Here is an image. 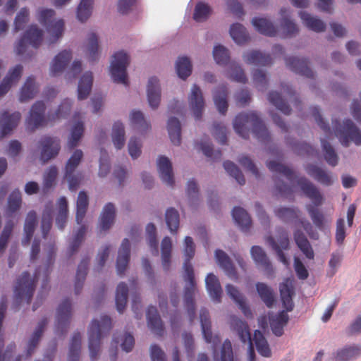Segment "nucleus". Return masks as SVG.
I'll use <instances>...</instances> for the list:
<instances>
[{
  "label": "nucleus",
  "mask_w": 361,
  "mask_h": 361,
  "mask_svg": "<svg viewBox=\"0 0 361 361\" xmlns=\"http://www.w3.org/2000/svg\"><path fill=\"white\" fill-rule=\"evenodd\" d=\"M321 142L326 163L331 166H336L338 162V157L334 147L325 140H322Z\"/></svg>",
  "instance_id": "obj_62"
},
{
  "label": "nucleus",
  "mask_w": 361,
  "mask_h": 361,
  "mask_svg": "<svg viewBox=\"0 0 361 361\" xmlns=\"http://www.w3.org/2000/svg\"><path fill=\"white\" fill-rule=\"evenodd\" d=\"M294 240L301 252L309 259H313L314 253L313 249L305 234L300 230H297L294 233Z\"/></svg>",
  "instance_id": "obj_39"
},
{
  "label": "nucleus",
  "mask_w": 361,
  "mask_h": 361,
  "mask_svg": "<svg viewBox=\"0 0 361 361\" xmlns=\"http://www.w3.org/2000/svg\"><path fill=\"white\" fill-rule=\"evenodd\" d=\"M176 72L179 78L185 80L192 73V64L188 57H179L176 64Z\"/></svg>",
  "instance_id": "obj_60"
},
{
  "label": "nucleus",
  "mask_w": 361,
  "mask_h": 361,
  "mask_svg": "<svg viewBox=\"0 0 361 361\" xmlns=\"http://www.w3.org/2000/svg\"><path fill=\"white\" fill-rule=\"evenodd\" d=\"M72 59L71 51L63 50L59 52L54 59L50 68V73L52 76H56L61 73Z\"/></svg>",
  "instance_id": "obj_25"
},
{
  "label": "nucleus",
  "mask_w": 361,
  "mask_h": 361,
  "mask_svg": "<svg viewBox=\"0 0 361 361\" xmlns=\"http://www.w3.org/2000/svg\"><path fill=\"white\" fill-rule=\"evenodd\" d=\"M230 324L231 328L237 332L241 341L244 343L246 342L249 343L248 359L249 361H255V353L248 325L245 321H243L235 316L231 317Z\"/></svg>",
  "instance_id": "obj_11"
},
{
  "label": "nucleus",
  "mask_w": 361,
  "mask_h": 361,
  "mask_svg": "<svg viewBox=\"0 0 361 361\" xmlns=\"http://www.w3.org/2000/svg\"><path fill=\"white\" fill-rule=\"evenodd\" d=\"M360 353L361 348L360 346H348L338 350L335 358L337 361H348L351 359L357 357L360 355Z\"/></svg>",
  "instance_id": "obj_55"
},
{
  "label": "nucleus",
  "mask_w": 361,
  "mask_h": 361,
  "mask_svg": "<svg viewBox=\"0 0 361 361\" xmlns=\"http://www.w3.org/2000/svg\"><path fill=\"white\" fill-rule=\"evenodd\" d=\"M172 244L171 238L164 237L161 241V259L162 266L166 271H168L171 264Z\"/></svg>",
  "instance_id": "obj_56"
},
{
  "label": "nucleus",
  "mask_w": 361,
  "mask_h": 361,
  "mask_svg": "<svg viewBox=\"0 0 361 361\" xmlns=\"http://www.w3.org/2000/svg\"><path fill=\"white\" fill-rule=\"evenodd\" d=\"M290 11L287 8H281L280 10V27L286 36L291 37L297 34L299 29L297 25L290 19Z\"/></svg>",
  "instance_id": "obj_26"
},
{
  "label": "nucleus",
  "mask_w": 361,
  "mask_h": 361,
  "mask_svg": "<svg viewBox=\"0 0 361 361\" xmlns=\"http://www.w3.org/2000/svg\"><path fill=\"white\" fill-rule=\"evenodd\" d=\"M279 290L283 307L287 311H291L294 306L292 298L294 295V289L291 281L286 279L281 283Z\"/></svg>",
  "instance_id": "obj_30"
},
{
  "label": "nucleus",
  "mask_w": 361,
  "mask_h": 361,
  "mask_svg": "<svg viewBox=\"0 0 361 361\" xmlns=\"http://www.w3.org/2000/svg\"><path fill=\"white\" fill-rule=\"evenodd\" d=\"M165 220L171 233L176 234L180 223V216L178 211L173 207L168 209L166 212Z\"/></svg>",
  "instance_id": "obj_58"
},
{
  "label": "nucleus",
  "mask_w": 361,
  "mask_h": 361,
  "mask_svg": "<svg viewBox=\"0 0 361 361\" xmlns=\"http://www.w3.org/2000/svg\"><path fill=\"white\" fill-rule=\"evenodd\" d=\"M20 118L21 114L18 111L10 114L8 111H4L0 115V138L10 134L17 127Z\"/></svg>",
  "instance_id": "obj_16"
},
{
  "label": "nucleus",
  "mask_w": 361,
  "mask_h": 361,
  "mask_svg": "<svg viewBox=\"0 0 361 361\" xmlns=\"http://www.w3.org/2000/svg\"><path fill=\"white\" fill-rule=\"evenodd\" d=\"M230 35L238 44H244L250 40V36L245 27L238 23L231 25Z\"/></svg>",
  "instance_id": "obj_47"
},
{
  "label": "nucleus",
  "mask_w": 361,
  "mask_h": 361,
  "mask_svg": "<svg viewBox=\"0 0 361 361\" xmlns=\"http://www.w3.org/2000/svg\"><path fill=\"white\" fill-rule=\"evenodd\" d=\"M37 224V217L36 212L35 211L29 212L26 216L24 225L25 237L22 240V244L23 245H27L30 243L33 236Z\"/></svg>",
  "instance_id": "obj_36"
},
{
  "label": "nucleus",
  "mask_w": 361,
  "mask_h": 361,
  "mask_svg": "<svg viewBox=\"0 0 361 361\" xmlns=\"http://www.w3.org/2000/svg\"><path fill=\"white\" fill-rule=\"evenodd\" d=\"M184 255L185 257L183 264L185 274L184 279L188 283L184 290V302L190 321L192 322L195 317L194 295L196 290V282L193 267L190 263V260L195 255V244L190 236H186L185 238Z\"/></svg>",
  "instance_id": "obj_1"
},
{
  "label": "nucleus",
  "mask_w": 361,
  "mask_h": 361,
  "mask_svg": "<svg viewBox=\"0 0 361 361\" xmlns=\"http://www.w3.org/2000/svg\"><path fill=\"white\" fill-rule=\"evenodd\" d=\"M130 257V244L128 238L123 239L118 250L116 259V269L118 275L124 274Z\"/></svg>",
  "instance_id": "obj_21"
},
{
  "label": "nucleus",
  "mask_w": 361,
  "mask_h": 361,
  "mask_svg": "<svg viewBox=\"0 0 361 361\" xmlns=\"http://www.w3.org/2000/svg\"><path fill=\"white\" fill-rule=\"evenodd\" d=\"M299 16L302 23L309 30L315 32H322L325 30L326 24L321 19L314 17L305 11H300Z\"/></svg>",
  "instance_id": "obj_34"
},
{
  "label": "nucleus",
  "mask_w": 361,
  "mask_h": 361,
  "mask_svg": "<svg viewBox=\"0 0 361 361\" xmlns=\"http://www.w3.org/2000/svg\"><path fill=\"white\" fill-rule=\"evenodd\" d=\"M94 0H81L77 8V18L80 22L86 21L91 16Z\"/></svg>",
  "instance_id": "obj_63"
},
{
  "label": "nucleus",
  "mask_w": 361,
  "mask_h": 361,
  "mask_svg": "<svg viewBox=\"0 0 361 361\" xmlns=\"http://www.w3.org/2000/svg\"><path fill=\"white\" fill-rule=\"evenodd\" d=\"M167 129L171 142L175 145H179L181 141V128L179 120L176 117L169 118Z\"/></svg>",
  "instance_id": "obj_45"
},
{
  "label": "nucleus",
  "mask_w": 361,
  "mask_h": 361,
  "mask_svg": "<svg viewBox=\"0 0 361 361\" xmlns=\"http://www.w3.org/2000/svg\"><path fill=\"white\" fill-rule=\"evenodd\" d=\"M89 262L90 257H87L83 258L78 264L75 281V293L76 295L79 294L82 288L87 274Z\"/></svg>",
  "instance_id": "obj_41"
},
{
  "label": "nucleus",
  "mask_w": 361,
  "mask_h": 361,
  "mask_svg": "<svg viewBox=\"0 0 361 361\" xmlns=\"http://www.w3.org/2000/svg\"><path fill=\"white\" fill-rule=\"evenodd\" d=\"M47 324L46 318L42 319L36 327L33 334L32 335L27 343L26 353L27 357H30L33 353L35 348L39 343L41 336L44 332V327Z\"/></svg>",
  "instance_id": "obj_42"
},
{
  "label": "nucleus",
  "mask_w": 361,
  "mask_h": 361,
  "mask_svg": "<svg viewBox=\"0 0 361 361\" xmlns=\"http://www.w3.org/2000/svg\"><path fill=\"white\" fill-rule=\"evenodd\" d=\"M112 140L114 146L121 149L125 145V129L123 124L117 121L115 122L112 129Z\"/></svg>",
  "instance_id": "obj_54"
},
{
  "label": "nucleus",
  "mask_w": 361,
  "mask_h": 361,
  "mask_svg": "<svg viewBox=\"0 0 361 361\" xmlns=\"http://www.w3.org/2000/svg\"><path fill=\"white\" fill-rule=\"evenodd\" d=\"M37 281V270L35 271L33 277H31L27 271H25L18 279L14 289L15 300L18 305H19L23 300L27 304L30 303Z\"/></svg>",
  "instance_id": "obj_5"
},
{
  "label": "nucleus",
  "mask_w": 361,
  "mask_h": 361,
  "mask_svg": "<svg viewBox=\"0 0 361 361\" xmlns=\"http://www.w3.org/2000/svg\"><path fill=\"white\" fill-rule=\"evenodd\" d=\"M297 184L306 197L310 199L313 204L306 205V209L317 228H324V216L317 207L321 206L324 202V197L319 188L305 177L298 178Z\"/></svg>",
  "instance_id": "obj_3"
},
{
  "label": "nucleus",
  "mask_w": 361,
  "mask_h": 361,
  "mask_svg": "<svg viewBox=\"0 0 361 361\" xmlns=\"http://www.w3.org/2000/svg\"><path fill=\"white\" fill-rule=\"evenodd\" d=\"M157 167L161 180L168 185L173 187L174 185L173 173L171 161L164 156H160Z\"/></svg>",
  "instance_id": "obj_22"
},
{
  "label": "nucleus",
  "mask_w": 361,
  "mask_h": 361,
  "mask_svg": "<svg viewBox=\"0 0 361 361\" xmlns=\"http://www.w3.org/2000/svg\"><path fill=\"white\" fill-rule=\"evenodd\" d=\"M147 319L150 330L157 336H162L164 333V327L157 309L155 307L149 306L148 307Z\"/></svg>",
  "instance_id": "obj_24"
},
{
  "label": "nucleus",
  "mask_w": 361,
  "mask_h": 361,
  "mask_svg": "<svg viewBox=\"0 0 361 361\" xmlns=\"http://www.w3.org/2000/svg\"><path fill=\"white\" fill-rule=\"evenodd\" d=\"M55 11L53 9H41L38 11L37 19L39 22L46 27L47 32L51 35L52 43L56 42L62 37L64 27V22L62 19H54Z\"/></svg>",
  "instance_id": "obj_7"
},
{
  "label": "nucleus",
  "mask_w": 361,
  "mask_h": 361,
  "mask_svg": "<svg viewBox=\"0 0 361 361\" xmlns=\"http://www.w3.org/2000/svg\"><path fill=\"white\" fill-rule=\"evenodd\" d=\"M205 283L207 291L212 299L220 302L222 295V288L219 279L212 273L207 274L205 279Z\"/></svg>",
  "instance_id": "obj_29"
},
{
  "label": "nucleus",
  "mask_w": 361,
  "mask_h": 361,
  "mask_svg": "<svg viewBox=\"0 0 361 361\" xmlns=\"http://www.w3.org/2000/svg\"><path fill=\"white\" fill-rule=\"evenodd\" d=\"M147 95L149 104L152 109H157L161 101V88L159 80L151 77L148 80Z\"/></svg>",
  "instance_id": "obj_23"
},
{
  "label": "nucleus",
  "mask_w": 361,
  "mask_h": 361,
  "mask_svg": "<svg viewBox=\"0 0 361 361\" xmlns=\"http://www.w3.org/2000/svg\"><path fill=\"white\" fill-rule=\"evenodd\" d=\"M268 99L271 104L275 106L279 110L286 115H289L291 112V109L289 105L284 101L281 94L276 92L272 91L268 95Z\"/></svg>",
  "instance_id": "obj_59"
},
{
  "label": "nucleus",
  "mask_w": 361,
  "mask_h": 361,
  "mask_svg": "<svg viewBox=\"0 0 361 361\" xmlns=\"http://www.w3.org/2000/svg\"><path fill=\"white\" fill-rule=\"evenodd\" d=\"M267 166L271 172H276L284 176L288 180L293 181L296 178L295 172L290 167L276 162L270 161L267 163Z\"/></svg>",
  "instance_id": "obj_50"
},
{
  "label": "nucleus",
  "mask_w": 361,
  "mask_h": 361,
  "mask_svg": "<svg viewBox=\"0 0 361 361\" xmlns=\"http://www.w3.org/2000/svg\"><path fill=\"white\" fill-rule=\"evenodd\" d=\"M128 288L126 283L121 282L118 284L116 291V305L118 312L123 313L127 304Z\"/></svg>",
  "instance_id": "obj_49"
},
{
  "label": "nucleus",
  "mask_w": 361,
  "mask_h": 361,
  "mask_svg": "<svg viewBox=\"0 0 361 361\" xmlns=\"http://www.w3.org/2000/svg\"><path fill=\"white\" fill-rule=\"evenodd\" d=\"M85 52L88 56L89 61L94 62L98 59L99 53V44L98 37L94 32H91L88 35L87 43L85 46Z\"/></svg>",
  "instance_id": "obj_48"
},
{
  "label": "nucleus",
  "mask_w": 361,
  "mask_h": 361,
  "mask_svg": "<svg viewBox=\"0 0 361 361\" xmlns=\"http://www.w3.org/2000/svg\"><path fill=\"white\" fill-rule=\"evenodd\" d=\"M228 90L226 85H222L214 92V102L220 114L224 115L228 110Z\"/></svg>",
  "instance_id": "obj_35"
},
{
  "label": "nucleus",
  "mask_w": 361,
  "mask_h": 361,
  "mask_svg": "<svg viewBox=\"0 0 361 361\" xmlns=\"http://www.w3.org/2000/svg\"><path fill=\"white\" fill-rule=\"evenodd\" d=\"M200 319L204 338L207 343L212 344L214 352L216 353V348L221 343V338L218 336L212 334L209 314L207 310L201 309Z\"/></svg>",
  "instance_id": "obj_15"
},
{
  "label": "nucleus",
  "mask_w": 361,
  "mask_h": 361,
  "mask_svg": "<svg viewBox=\"0 0 361 361\" xmlns=\"http://www.w3.org/2000/svg\"><path fill=\"white\" fill-rule=\"evenodd\" d=\"M250 126L252 127V132L259 142L266 143L269 141V132L255 111L240 113L235 116L233 121L234 130L244 139L249 137Z\"/></svg>",
  "instance_id": "obj_2"
},
{
  "label": "nucleus",
  "mask_w": 361,
  "mask_h": 361,
  "mask_svg": "<svg viewBox=\"0 0 361 361\" xmlns=\"http://www.w3.org/2000/svg\"><path fill=\"white\" fill-rule=\"evenodd\" d=\"M305 169L310 177L324 186H330L334 183L332 174L315 164H307Z\"/></svg>",
  "instance_id": "obj_18"
},
{
  "label": "nucleus",
  "mask_w": 361,
  "mask_h": 361,
  "mask_svg": "<svg viewBox=\"0 0 361 361\" xmlns=\"http://www.w3.org/2000/svg\"><path fill=\"white\" fill-rule=\"evenodd\" d=\"M215 257L218 264L224 270L226 275L231 279L237 280L238 274L227 254L221 250H216Z\"/></svg>",
  "instance_id": "obj_27"
},
{
  "label": "nucleus",
  "mask_w": 361,
  "mask_h": 361,
  "mask_svg": "<svg viewBox=\"0 0 361 361\" xmlns=\"http://www.w3.org/2000/svg\"><path fill=\"white\" fill-rule=\"evenodd\" d=\"M275 216L284 223H289L299 219L300 211L298 207H280L274 211Z\"/></svg>",
  "instance_id": "obj_33"
},
{
  "label": "nucleus",
  "mask_w": 361,
  "mask_h": 361,
  "mask_svg": "<svg viewBox=\"0 0 361 361\" xmlns=\"http://www.w3.org/2000/svg\"><path fill=\"white\" fill-rule=\"evenodd\" d=\"M232 216L235 222L243 231H247L251 225L252 220L247 212L242 207H235L232 211Z\"/></svg>",
  "instance_id": "obj_38"
},
{
  "label": "nucleus",
  "mask_w": 361,
  "mask_h": 361,
  "mask_svg": "<svg viewBox=\"0 0 361 361\" xmlns=\"http://www.w3.org/2000/svg\"><path fill=\"white\" fill-rule=\"evenodd\" d=\"M42 147L40 159L44 164L54 158L61 149L59 140L49 136H44L39 141Z\"/></svg>",
  "instance_id": "obj_14"
},
{
  "label": "nucleus",
  "mask_w": 361,
  "mask_h": 361,
  "mask_svg": "<svg viewBox=\"0 0 361 361\" xmlns=\"http://www.w3.org/2000/svg\"><path fill=\"white\" fill-rule=\"evenodd\" d=\"M253 26L259 33L274 37L276 35L277 30L271 22L264 18H254L252 20Z\"/></svg>",
  "instance_id": "obj_40"
},
{
  "label": "nucleus",
  "mask_w": 361,
  "mask_h": 361,
  "mask_svg": "<svg viewBox=\"0 0 361 361\" xmlns=\"http://www.w3.org/2000/svg\"><path fill=\"white\" fill-rule=\"evenodd\" d=\"M115 214L116 211L114 205L111 202L107 203L104 206L101 214L99 221V227L101 230L106 231L111 228L114 222Z\"/></svg>",
  "instance_id": "obj_37"
},
{
  "label": "nucleus",
  "mask_w": 361,
  "mask_h": 361,
  "mask_svg": "<svg viewBox=\"0 0 361 361\" xmlns=\"http://www.w3.org/2000/svg\"><path fill=\"white\" fill-rule=\"evenodd\" d=\"M111 329V319L107 315L101 317V321L92 320L90 324L89 335V350L92 361H95L100 350L102 338L109 334Z\"/></svg>",
  "instance_id": "obj_4"
},
{
  "label": "nucleus",
  "mask_w": 361,
  "mask_h": 361,
  "mask_svg": "<svg viewBox=\"0 0 361 361\" xmlns=\"http://www.w3.org/2000/svg\"><path fill=\"white\" fill-rule=\"evenodd\" d=\"M276 233L278 243L271 235H269L266 238V242L276 252L279 260L284 265L288 266V259L283 252V250H288L289 248V238L288 233L282 227L277 228Z\"/></svg>",
  "instance_id": "obj_9"
},
{
  "label": "nucleus",
  "mask_w": 361,
  "mask_h": 361,
  "mask_svg": "<svg viewBox=\"0 0 361 361\" xmlns=\"http://www.w3.org/2000/svg\"><path fill=\"white\" fill-rule=\"evenodd\" d=\"M251 256L257 267L261 269L267 275H271L274 272L273 266L267 257L265 251L258 245L251 247Z\"/></svg>",
  "instance_id": "obj_17"
},
{
  "label": "nucleus",
  "mask_w": 361,
  "mask_h": 361,
  "mask_svg": "<svg viewBox=\"0 0 361 361\" xmlns=\"http://www.w3.org/2000/svg\"><path fill=\"white\" fill-rule=\"evenodd\" d=\"M68 202L65 197H61L58 202V213L56 224L60 230H63L68 219Z\"/></svg>",
  "instance_id": "obj_52"
},
{
  "label": "nucleus",
  "mask_w": 361,
  "mask_h": 361,
  "mask_svg": "<svg viewBox=\"0 0 361 361\" xmlns=\"http://www.w3.org/2000/svg\"><path fill=\"white\" fill-rule=\"evenodd\" d=\"M37 92V87L35 78L29 76L21 88L19 99L20 102H26L32 99Z\"/></svg>",
  "instance_id": "obj_51"
},
{
  "label": "nucleus",
  "mask_w": 361,
  "mask_h": 361,
  "mask_svg": "<svg viewBox=\"0 0 361 361\" xmlns=\"http://www.w3.org/2000/svg\"><path fill=\"white\" fill-rule=\"evenodd\" d=\"M81 349V335L75 332L70 343L68 361H79Z\"/></svg>",
  "instance_id": "obj_57"
},
{
  "label": "nucleus",
  "mask_w": 361,
  "mask_h": 361,
  "mask_svg": "<svg viewBox=\"0 0 361 361\" xmlns=\"http://www.w3.org/2000/svg\"><path fill=\"white\" fill-rule=\"evenodd\" d=\"M42 30L38 28L37 25H31L18 42L16 46V54L18 55L24 54L26 51L27 43H29L35 49L38 48L42 42Z\"/></svg>",
  "instance_id": "obj_10"
},
{
  "label": "nucleus",
  "mask_w": 361,
  "mask_h": 361,
  "mask_svg": "<svg viewBox=\"0 0 361 361\" xmlns=\"http://www.w3.org/2000/svg\"><path fill=\"white\" fill-rule=\"evenodd\" d=\"M84 132V126L82 121L77 122L71 130V137H69L68 145L70 149L76 147L80 140Z\"/></svg>",
  "instance_id": "obj_64"
},
{
  "label": "nucleus",
  "mask_w": 361,
  "mask_h": 361,
  "mask_svg": "<svg viewBox=\"0 0 361 361\" xmlns=\"http://www.w3.org/2000/svg\"><path fill=\"white\" fill-rule=\"evenodd\" d=\"M254 341L257 352L263 357H269L271 352L267 341L259 330H255L252 342Z\"/></svg>",
  "instance_id": "obj_44"
},
{
  "label": "nucleus",
  "mask_w": 361,
  "mask_h": 361,
  "mask_svg": "<svg viewBox=\"0 0 361 361\" xmlns=\"http://www.w3.org/2000/svg\"><path fill=\"white\" fill-rule=\"evenodd\" d=\"M189 104L196 120L202 118L204 102L202 91L199 86L194 85L189 97Z\"/></svg>",
  "instance_id": "obj_19"
},
{
  "label": "nucleus",
  "mask_w": 361,
  "mask_h": 361,
  "mask_svg": "<svg viewBox=\"0 0 361 361\" xmlns=\"http://www.w3.org/2000/svg\"><path fill=\"white\" fill-rule=\"evenodd\" d=\"M22 204L21 193L18 189L14 190L8 198L6 214L12 215L19 210Z\"/></svg>",
  "instance_id": "obj_61"
},
{
  "label": "nucleus",
  "mask_w": 361,
  "mask_h": 361,
  "mask_svg": "<svg viewBox=\"0 0 361 361\" xmlns=\"http://www.w3.org/2000/svg\"><path fill=\"white\" fill-rule=\"evenodd\" d=\"M257 291L267 307H271L275 302L274 293L272 288L266 283L257 282L256 283Z\"/></svg>",
  "instance_id": "obj_46"
},
{
  "label": "nucleus",
  "mask_w": 361,
  "mask_h": 361,
  "mask_svg": "<svg viewBox=\"0 0 361 361\" xmlns=\"http://www.w3.org/2000/svg\"><path fill=\"white\" fill-rule=\"evenodd\" d=\"M72 304L70 299L63 300L59 305L56 312V330L63 334L67 331L72 315Z\"/></svg>",
  "instance_id": "obj_13"
},
{
  "label": "nucleus",
  "mask_w": 361,
  "mask_h": 361,
  "mask_svg": "<svg viewBox=\"0 0 361 361\" xmlns=\"http://www.w3.org/2000/svg\"><path fill=\"white\" fill-rule=\"evenodd\" d=\"M129 64V56L123 51L115 53L110 66V74L114 82L128 85L126 69Z\"/></svg>",
  "instance_id": "obj_8"
},
{
  "label": "nucleus",
  "mask_w": 361,
  "mask_h": 361,
  "mask_svg": "<svg viewBox=\"0 0 361 361\" xmlns=\"http://www.w3.org/2000/svg\"><path fill=\"white\" fill-rule=\"evenodd\" d=\"M288 320L289 317L285 311L270 317L269 324L273 334L276 336H281L283 334V328Z\"/></svg>",
  "instance_id": "obj_32"
},
{
  "label": "nucleus",
  "mask_w": 361,
  "mask_h": 361,
  "mask_svg": "<svg viewBox=\"0 0 361 361\" xmlns=\"http://www.w3.org/2000/svg\"><path fill=\"white\" fill-rule=\"evenodd\" d=\"M93 76L91 72L85 73L80 79L78 87V98L80 100L86 99L92 89Z\"/></svg>",
  "instance_id": "obj_43"
},
{
  "label": "nucleus",
  "mask_w": 361,
  "mask_h": 361,
  "mask_svg": "<svg viewBox=\"0 0 361 361\" xmlns=\"http://www.w3.org/2000/svg\"><path fill=\"white\" fill-rule=\"evenodd\" d=\"M45 104L42 101L36 102L31 107L30 115L26 119V129L33 132L37 128L44 125Z\"/></svg>",
  "instance_id": "obj_12"
},
{
  "label": "nucleus",
  "mask_w": 361,
  "mask_h": 361,
  "mask_svg": "<svg viewBox=\"0 0 361 361\" xmlns=\"http://www.w3.org/2000/svg\"><path fill=\"white\" fill-rule=\"evenodd\" d=\"M286 64L293 72L309 78H314V73L308 66L309 61L305 59L296 57L286 58Z\"/></svg>",
  "instance_id": "obj_20"
},
{
  "label": "nucleus",
  "mask_w": 361,
  "mask_h": 361,
  "mask_svg": "<svg viewBox=\"0 0 361 361\" xmlns=\"http://www.w3.org/2000/svg\"><path fill=\"white\" fill-rule=\"evenodd\" d=\"M227 294L235 301L242 310L243 314L248 317L252 314L249 306L246 303L245 297L240 293L238 289L231 284H228L226 287Z\"/></svg>",
  "instance_id": "obj_31"
},
{
  "label": "nucleus",
  "mask_w": 361,
  "mask_h": 361,
  "mask_svg": "<svg viewBox=\"0 0 361 361\" xmlns=\"http://www.w3.org/2000/svg\"><path fill=\"white\" fill-rule=\"evenodd\" d=\"M333 128L336 136L344 147H348L350 142L356 145H361V132L354 123L347 119L342 124L337 120L333 121Z\"/></svg>",
  "instance_id": "obj_6"
},
{
  "label": "nucleus",
  "mask_w": 361,
  "mask_h": 361,
  "mask_svg": "<svg viewBox=\"0 0 361 361\" xmlns=\"http://www.w3.org/2000/svg\"><path fill=\"white\" fill-rule=\"evenodd\" d=\"M243 60L247 64L262 66H269L272 63V59L269 54H265L257 50L245 53Z\"/></svg>",
  "instance_id": "obj_28"
},
{
  "label": "nucleus",
  "mask_w": 361,
  "mask_h": 361,
  "mask_svg": "<svg viewBox=\"0 0 361 361\" xmlns=\"http://www.w3.org/2000/svg\"><path fill=\"white\" fill-rule=\"evenodd\" d=\"M89 204L88 197L85 192L80 191L78 194L76 203V221L78 224H82L85 216Z\"/></svg>",
  "instance_id": "obj_53"
}]
</instances>
